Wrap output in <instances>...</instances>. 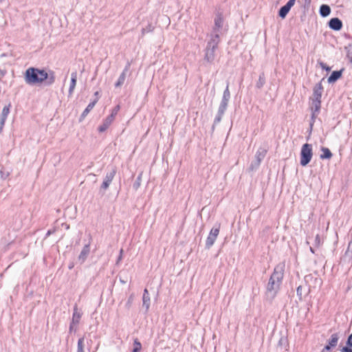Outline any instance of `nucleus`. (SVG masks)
Listing matches in <instances>:
<instances>
[{
  "label": "nucleus",
  "mask_w": 352,
  "mask_h": 352,
  "mask_svg": "<svg viewBox=\"0 0 352 352\" xmlns=\"http://www.w3.org/2000/svg\"><path fill=\"white\" fill-rule=\"evenodd\" d=\"M285 263L280 262L277 264L272 274L266 287V298L272 301L276 297L284 276Z\"/></svg>",
  "instance_id": "1"
},
{
  "label": "nucleus",
  "mask_w": 352,
  "mask_h": 352,
  "mask_svg": "<svg viewBox=\"0 0 352 352\" xmlns=\"http://www.w3.org/2000/svg\"><path fill=\"white\" fill-rule=\"evenodd\" d=\"M230 92L229 90V82L227 83L226 87L223 93L222 99L219 104L217 113L214 118L213 124L212 126V131H214L217 124L220 123L222 120L223 116L224 115L228 105L229 100L230 99Z\"/></svg>",
  "instance_id": "2"
},
{
  "label": "nucleus",
  "mask_w": 352,
  "mask_h": 352,
  "mask_svg": "<svg viewBox=\"0 0 352 352\" xmlns=\"http://www.w3.org/2000/svg\"><path fill=\"white\" fill-rule=\"evenodd\" d=\"M312 155V146L307 143L303 144L300 151V165L306 166L310 162Z\"/></svg>",
  "instance_id": "3"
},
{
  "label": "nucleus",
  "mask_w": 352,
  "mask_h": 352,
  "mask_svg": "<svg viewBox=\"0 0 352 352\" xmlns=\"http://www.w3.org/2000/svg\"><path fill=\"white\" fill-rule=\"evenodd\" d=\"M323 91V87L322 82L317 83L313 89V97L311 98V104L316 105V109L317 110L318 106H321V97Z\"/></svg>",
  "instance_id": "4"
},
{
  "label": "nucleus",
  "mask_w": 352,
  "mask_h": 352,
  "mask_svg": "<svg viewBox=\"0 0 352 352\" xmlns=\"http://www.w3.org/2000/svg\"><path fill=\"white\" fill-rule=\"evenodd\" d=\"M220 231V224L214 226L206 239L205 248L209 250L214 243Z\"/></svg>",
  "instance_id": "5"
},
{
  "label": "nucleus",
  "mask_w": 352,
  "mask_h": 352,
  "mask_svg": "<svg viewBox=\"0 0 352 352\" xmlns=\"http://www.w3.org/2000/svg\"><path fill=\"white\" fill-rule=\"evenodd\" d=\"M25 81L28 85L39 83L36 68L30 67L25 71Z\"/></svg>",
  "instance_id": "6"
},
{
  "label": "nucleus",
  "mask_w": 352,
  "mask_h": 352,
  "mask_svg": "<svg viewBox=\"0 0 352 352\" xmlns=\"http://www.w3.org/2000/svg\"><path fill=\"white\" fill-rule=\"evenodd\" d=\"M266 153V149L262 148H258L255 155V160L251 163L249 169L252 171L257 169L261 161L265 158Z\"/></svg>",
  "instance_id": "7"
},
{
  "label": "nucleus",
  "mask_w": 352,
  "mask_h": 352,
  "mask_svg": "<svg viewBox=\"0 0 352 352\" xmlns=\"http://www.w3.org/2000/svg\"><path fill=\"white\" fill-rule=\"evenodd\" d=\"M116 174V168H113L109 172L106 174V176L104 179V181L100 186V189L103 190H106L111 184L113 181L115 175Z\"/></svg>",
  "instance_id": "8"
},
{
  "label": "nucleus",
  "mask_w": 352,
  "mask_h": 352,
  "mask_svg": "<svg viewBox=\"0 0 352 352\" xmlns=\"http://www.w3.org/2000/svg\"><path fill=\"white\" fill-rule=\"evenodd\" d=\"M37 74L39 83L43 82L45 80H47V84L49 85H51L54 82V76L53 74H51L49 76L48 74L45 70L37 69Z\"/></svg>",
  "instance_id": "9"
},
{
  "label": "nucleus",
  "mask_w": 352,
  "mask_h": 352,
  "mask_svg": "<svg viewBox=\"0 0 352 352\" xmlns=\"http://www.w3.org/2000/svg\"><path fill=\"white\" fill-rule=\"evenodd\" d=\"M130 67H131V63L127 62L124 70L122 71V74L120 75V76L118 79V81L115 83V87L116 88L120 87L124 84L125 79H126V74L127 72L129 70Z\"/></svg>",
  "instance_id": "10"
},
{
  "label": "nucleus",
  "mask_w": 352,
  "mask_h": 352,
  "mask_svg": "<svg viewBox=\"0 0 352 352\" xmlns=\"http://www.w3.org/2000/svg\"><path fill=\"white\" fill-rule=\"evenodd\" d=\"M328 24H329V28H331V30H335V31H339L342 28V21L337 17L331 19L329 20Z\"/></svg>",
  "instance_id": "11"
},
{
  "label": "nucleus",
  "mask_w": 352,
  "mask_h": 352,
  "mask_svg": "<svg viewBox=\"0 0 352 352\" xmlns=\"http://www.w3.org/2000/svg\"><path fill=\"white\" fill-rule=\"evenodd\" d=\"M216 50V48H212L210 47L206 46L205 50L204 60L208 63H212L215 58L214 52Z\"/></svg>",
  "instance_id": "12"
},
{
  "label": "nucleus",
  "mask_w": 352,
  "mask_h": 352,
  "mask_svg": "<svg viewBox=\"0 0 352 352\" xmlns=\"http://www.w3.org/2000/svg\"><path fill=\"white\" fill-rule=\"evenodd\" d=\"M219 43V35L217 33L212 34L210 40L207 43V46L217 49Z\"/></svg>",
  "instance_id": "13"
},
{
  "label": "nucleus",
  "mask_w": 352,
  "mask_h": 352,
  "mask_svg": "<svg viewBox=\"0 0 352 352\" xmlns=\"http://www.w3.org/2000/svg\"><path fill=\"white\" fill-rule=\"evenodd\" d=\"M320 108H321V106H318V108L316 110V105L311 104V120H310V123H309L310 131H311L313 129L315 120L319 114Z\"/></svg>",
  "instance_id": "14"
},
{
  "label": "nucleus",
  "mask_w": 352,
  "mask_h": 352,
  "mask_svg": "<svg viewBox=\"0 0 352 352\" xmlns=\"http://www.w3.org/2000/svg\"><path fill=\"white\" fill-rule=\"evenodd\" d=\"M151 298L148 291L146 288L144 289L142 296V306L145 308V313H147L150 307Z\"/></svg>",
  "instance_id": "15"
},
{
  "label": "nucleus",
  "mask_w": 352,
  "mask_h": 352,
  "mask_svg": "<svg viewBox=\"0 0 352 352\" xmlns=\"http://www.w3.org/2000/svg\"><path fill=\"white\" fill-rule=\"evenodd\" d=\"M343 70H344V69L332 72V73L328 78V80H327L328 82L333 83V82H336L342 76Z\"/></svg>",
  "instance_id": "16"
},
{
  "label": "nucleus",
  "mask_w": 352,
  "mask_h": 352,
  "mask_svg": "<svg viewBox=\"0 0 352 352\" xmlns=\"http://www.w3.org/2000/svg\"><path fill=\"white\" fill-rule=\"evenodd\" d=\"M113 120L114 119H113L112 116H107V118L103 122L102 124L99 126V127L98 129V131L100 133L105 131L109 128V126L111 125V124Z\"/></svg>",
  "instance_id": "17"
},
{
  "label": "nucleus",
  "mask_w": 352,
  "mask_h": 352,
  "mask_svg": "<svg viewBox=\"0 0 352 352\" xmlns=\"http://www.w3.org/2000/svg\"><path fill=\"white\" fill-rule=\"evenodd\" d=\"M223 23V19L222 14L219 13L216 15L214 19V26L213 28V31L217 32L219 31L220 28H222Z\"/></svg>",
  "instance_id": "18"
},
{
  "label": "nucleus",
  "mask_w": 352,
  "mask_h": 352,
  "mask_svg": "<svg viewBox=\"0 0 352 352\" xmlns=\"http://www.w3.org/2000/svg\"><path fill=\"white\" fill-rule=\"evenodd\" d=\"M321 151L322 153L320 155L321 160H329L332 157L333 154L331 151L326 147H322Z\"/></svg>",
  "instance_id": "19"
},
{
  "label": "nucleus",
  "mask_w": 352,
  "mask_h": 352,
  "mask_svg": "<svg viewBox=\"0 0 352 352\" xmlns=\"http://www.w3.org/2000/svg\"><path fill=\"white\" fill-rule=\"evenodd\" d=\"M319 12H320V14L322 16L326 17V16H329L330 14V13H331V8H330V7L328 5L322 4L320 7Z\"/></svg>",
  "instance_id": "20"
},
{
  "label": "nucleus",
  "mask_w": 352,
  "mask_h": 352,
  "mask_svg": "<svg viewBox=\"0 0 352 352\" xmlns=\"http://www.w3.org/2000/svg\"><path fill=\"white\" fill-rule=\"evenodd\" d=\"M266 82V79L264 72H261L259 74L258 79L256 82V87L258 89H261Z\"/></svg>",
  "instance_id": "21"
},
{
  "label": "nucleus",
  "mask_w": 352,
  "mask_h": 352,
  "mask_svg": "<svg viewBox=\"0 0 352 352\" xmlns=\"http://www.w3.org/2000/svg\"><path fill=\"white\" fill-rule=\"evenodd\" d=\"M76 80H77L76 73H72L71 75V83H70V86H69V95H71L74 91V89L76 85Z\"/></svg>",
  "instance_id": "22"
},
{
  "label": "nucleus",
  "mask_w": 352,
  "mask_h": 352,
  "mask_svg": "<svg viewBox=\"0 0 352 352\" xmlns=\"http://www.w3.org/2000/svg\"><path fill=\"white\" fill-rule=\"evenodd\" d=\"M290 8L286 5L282 6L278 10V16L281 19H285L289 13Z\"/></svg>",
  "instance_id": "23"
},
{
  "label": "nucleus",
  "mask_w": 352,
  "mask_h": 352,
  "mask_svg": "<svg viewBox=\"0 0 352 352\" xmlns=\"http://www.w3.org/2000/svg\"><path fill=\"white\" fill-rule=\"evenodd\" d=\"M345 258L348 259L349 261L352 260V232H351V240L349 241L348 244L347 249L345 252Z\"/></svg>",
  "instance_id": "24"
},
{
  "label": "nucleus",
  "mask_w": 352,
  "mask_h": 352,
  "mask_svg": "<svg viewBox=\"0 0 352 352\" xmlns=\"http://www.w3.org/2000/svg\"><path fill=\"white\" fill-rule=\"evenodd\" d=\"M142 174V172L140 173L138 177L136 178L135 182L133 184V188L135 190H137L141 186Z\"/></svg>",
  "instance_id": "25"
},
{
  "label": "nucleus",
  "mask_w": 352,
  "mask_h": 352,
  "mask_svg": "<svg viewBox=\"0 0 352 352\" xmlns=\"http://www.w3.org/2000/svg\"><path fill=\"white\" fill-rule=\"evenodd\" d=\"M338 336L337 333H333L331 336V338L329 340V344L332 346L333 347H335L337 345L338 341Z\"/></svg>",
  "instance_id": "26"
},
{
  "label": "nucleus",
  "mask_w": 352,
  "mask_h": 352,
  "mask_svg": "<svg viewBox=\"0 0 352 352\" xmlns=\"http://www.w3.org/2000/svg\"><path fill=\"white\" fill-rule=\"evenodd\" d=\"M87 248H88V245H85L83 250H82V252L79 256L78 258L82 262H84L87 258V255L88 253Z\"/></svg>",
  "instance_id": "27"
},
{
  "label": "nucleus",
  "mask_w": 352,
  "mask_h": 352,
  "mask_svg": "<svg viewBox=\"0 0 352 352\" xmlns=\"http://www.w3.org/2000/svg\"><path fill=\"white\" fill-rule=\"evenodd\" d=\"M133 345L134 347L132 352H140L141 351L142 344L140 343L138 338H135L134 340Z\"/></svg>",
  "instance_id": "28"
},
{
  "label": "nucleus",
  "mask_w": 352,
  "mask_h": 352,
  "mask_svg": "<svg viewBox=\"0 0 352 352\" xmlns=\"http://www.w3.org/2000/svg\"><path fill=\"white\" fill-rule=\"evenodd\" d=\"M79 318H80V315L78 314L77 313L74 312V315H73V318H72V323L70 325V331L72 330L74 325L78 322Z\"/></svg>",
  "instance_id": "29"
},
{
  "label": "nucleus",
  "mask_w": 352,
  "mask_h": 352,
  "mask_svg": "<svg viewBox=\"0 0 352 352\" xmlns=\"http://www.w3.org/2000/svg\"><path fill=\"white\" fill-rule=\"evenodd\" d=\"M84 338H80L78 342V350L77 352H84Z\"/></svg>",
  "instance_id": "30"
},
{
  "label": "nucleus",
  "mask_w": 352,
  "mask_h": 352,
  "mask_svg": "<svg viewBox=\"0 0 352 352\" xmlns=\"http://www.w3.org/2000/svg\"><path fill=\"white\" fill-rule=\"evenodd\" d=\"M153 29L154 28L151 24H148L146 28L142 29V36H144L146 33L153 32Z\"/></svg>",
  "instance_id": "31"
},
{
  "label": "nucleus",
  "mask_w": 352,
  "mask_h": 352,
  "mask_svg": "<svg viewBox=\"0 0 352 352\" xmlns=\"http://www.w3.org/2000/svg\"><path fill=\"white\" fill-rule=\"evenodd\" d=\"M10 104L3 107L2 112L1 113V116H6L8 117L9 113H10Z\"/></svg>",
  "instance_id": "32"
},
{
  "label": "nucleus",
  "mask_w": 352,
  "mask_h": 352,
  "mask_svg": "<svg viewBox=\"0 0 352 352\" xmlns=\"http://www.w3.org/2000/svg\"><path fill=\"white\" fill-rule=\"evenodd\" d=\"M322 241H321V239H320V236L319 234H316V237H315V239H314V246L316 247V248H318L322 244Z\"/></svg>",
  "instance_id": "33"
},
{
  "label": "nucleus",
  "mask_w": 352,
  "mask_h": 352,
  "mask_svg": "<svg viewBox=\"0 0 352 352\" xmlns=\"http://www.w3.org/2000/svg\"><path fill=\"white\" fill-rule=\"evenodd\" d=\"M344 347H349L352 349V333L348 336L346 346Z\"/></svg>",
  "instance_id": "34"
},
{
  "label": "nucleus",
  "mask_w": 352,
  "mask_h": 352,
  "mask_svg": "<svg viewBox=\"0 0 352 352\" xmlns=\"http://www.w3.org/2000/svg\"><path fill=\"white\" fill-rule=\"evenodd\" d=\"M120 110V105H116L111 111V113L109 116H113V119H114L115 116L118 113Z\"/></svg>",
  "instance_id": "35"
},
{
  "label": "nucleus",
  "mask_w": 352,
  "mask_h": 352,
  "mask_svg": "<svg viewBox=\"0 0 352 352\" xmlns=\"http://www.w3.org/2000/svg\"><path fill=\"white\" fill-rule=\"evenodd\" d=\"M302 286H298L297 287L296 293H297V296H298L300 300H302Z\"/></svg>",
  "instance_id": "36"
},
{
  "label": "nucleus",
  "mask_w": 352,
  "mask_h": 352,
  "mask_svg": "<svg viewBox=\"0 0 352 352\" xmlns=\"http://www.w3.org/2000/svg\"><path fill=\"white\" fill-rule=\"evenodd\" d=\"M88 114V107H86L83 111V113L81 115L80 120L86 117V116Z\"/></svg>",
  "instance_id": "37"
},
{
  "label": "nucleus",
  "mask_w": 352,
  "mask_h": 352,
  "mask_svg": "<svg viewBox=\"0 0 352 352\" xmlns=\"http://www.w3.org/2000/svg\"><path fill=\"white\" fill-rule=\"evenodd\" d=\"M122 254H123V250H122V249H121V250H120V254H119V256H118V259H117V261H116V264H118V263H119V262L122 260Z\"/></svg>",
  "instance_id": "38"
},
{
  "label": "nucleus",
  "mask_w": 352,
  "mask_h": 352,
  "mask_svg": "<svg viewBox=\"0 0 352 352\" xmlns=\"http://www.w3.org/2000/svg\"><path fill=\"white\" fill-rule=\"evenodd\" d=\"M98 99V98L97 97L93 102H89V110L94 107V105L97 102Z\"/></svg>",
  "instance_id": "39"
},
{
  "label": "nucleus",
  "mask_w": 352,
  "mask_h": 352,
  "mask_svg": "<svg viewBox=\"0 0 352 352\" xmlns=\"http://www.w3.org/2000/svg\"><path fill=\"white\" fill-rule=\"evenodd\" d=\"M320 65L322 67V69L327 70V71H330L331 68L327 66L326 64L323 63H320Z\"/></svg>",
  "instance_id": "40"
},
{
  "label": "nucleus",
  "mask_w": 352,
  "mask_h": 352,
  "mask_svg": "<svg viewBox=\"0 0 352 352\" xmlns=\"http://www.w3.org/2000/svg\"><path fill=\"white\" fill-rule=\"evenodd\" d=\"M341 352H352V349L349 347H342Z\"/></svg>",
  "instance_id": "41"
},
{
  "label": "nucleus",
  "mask_w": 352,
  "mask_h": 352,
  "mask_svg": "<svg viewBox=\"0 0 352 352\" xmlns=\"http://www.w3.org/2000/svg\"><path fill=\"white\" fill-rule=\"evenodd\" d=\"M6 119H7L6 116H1V115L0 116V123L5 124V122L6 120Z\"/></svg>",
  "instance_id": "42"
},
{
  "label": "nucleus",
  "mask_w": 352,
  "mask_h": 352,
  "mask_svg": "<svg viewBox=\"0 0 352 352\" xmlns=\"http://www.w3.org/2000/svg\"><path fill=\"white\" fill-rule=\"evenodd\" d=\"M6 119H7L6 116H1V115L0 116V123L5 124V122L6 120Z\"/></svg>",
  "instance_id": "43"
},
{
  "label": "nucleus",
  "mask_w": 352,
  "mask_h": 352,
  "mask_svg": "<svg viewBox=\"0 0 352 352\" xmlns=\"http://www.w3.org/2000/svg\"><path fill=\"white\" fill-rule=\"evenodd\" d=\"M285 5L291 9L292 7L294 5V3L293 1L289 0L288 2Z\"/></svg>",
  "instance_id": "44"
},
{
  "label": "nucleus",
  "mask_w": 352,
  "mask_h": 352,
  "mask_svg": "<svg viewBox=\"0 0 352 352\" xmlns=\"http://www.w3.org/2000/svg\"><path fill=\"white\" fill-rule=\"evenodd\" d=\"M332 347H333L332 346H331L330 344H328L327 345H326V346L323 348V349L324 350V351H325V352H326V351H328V352H329V351Z\"/></svg>",
  "instance_id": "45"
},
{
  "label": "nucleus",
  "mask_w": 352,
  "mask_h": 352,
  "mask_svg": "<svg viewBox=\"0 0 352 352\" xmlns=\"http://www.w3.org/2000/svg\"><path fill=\"white\" fill-rule=\"evenodd\" d=\"M132 301H133V298H132V296H130L129 298L128 299L127 302H126V305L128 307H130L131 304L132 303Z\"/></svg>",
  "instance_id": "46"
},
{
  "label": "nucleus",
  "mask_w": 352,
  "mask_h": 352,
  "mask_svg": "<svg viewBox=\"0 0 352 352\" xmlns=\"http://www.w3.org/2000/svg\"><path fill=\"white\" fill-rule=\"evenodd\" d=\"M52 233H54V231L53 230H48L47 232V236H50V234H52Z\"/></svg>",
  "instance_id": "47"
},
{
  "label": "nucleus",
  "mask_w": 352,
  "mask_h": 352,
  "mask_svg": "<svg viewBox=\"0 0 352 352\" xmlns=\"http://www.w3.org/2000/svg\"><path fill=\"white\" fill-rule=\"evenodd\" d=\"M3 126H4V124L0 123V133L2 131Z\"/></svg>",
  "instance_id": "48"
},
{
  "label": "nucleus",
  "mask_w": 352,
  "mask_h": 352,
  "mask_svg": "<svg viewBox=\"0 0 352 352\" xmlns=\"http://www.w3.org/2000/svg\"><path fill=\"white\" fill-rule=\"evenodd\" d=\"M309 250H310V252H311V253L315 254V250H314V248L310 247V248H309Z\"/></svg>",
  "instance_id": "49"
},
{
  "label": "nucleus",
  "mask_w": 352,
  "mask_h": 352,
  "mask_svg": "<svg viewBox=\"0 0 352 352\" xmlns=\"http://www.w3.org/2000/svg\"><path fill=\"white\" fill-rule=\"evenodd\" d=\"M305 1L309 3L311 0H305Z\"/></svg>",
  "instance_id": "50"
},
{
  "label": "nucleus",
  "mask_w": 352,
  "mask_h": 352,
  "mask_svg": "<svg viewBox=\"0 0 352 352\" xmlns=\"http://www.w3.org/2000/svg\"><path fill=\"white\" fill-rule=\"evenodd\" d=\"M98 91H96V92L95 93V95H96V96H98Z\"/></svg>",
  "instance_id": "51"
}]
</instances>
